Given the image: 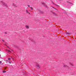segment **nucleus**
<instances>
[{
	"instance_id": "1",
	"label": "nucleus",
	"mask_w": 76,
	"mask_h": 76,
	"mask_svg": "<svg viewBox=\"0 0 76 76\" xmlns=\"http://www.w3.org/2000/svg\"><path fill=\"white\" fill-rule=\"evenodd\" d=\"M1 2L3 5H4V6H5V7H8V5H7V4H6V3L3 1H1Z\"/></svg>"
},
{
	"instance_id": "2",
	"label": "nucleus",
	"mask_w": 76,
	"mask_h": 76,
	"mask_svg": "<svg viewBox=\"0 0 76 76\" xmlns=\"http://www.w3.org/2000/svg\"><path fill=\"white\" fill-rule=\"evenodd\" d=\"M12 5L14 7H18V5L16 4H12Z\"/></svg>"
},
{
	"instance_id": "3",
	"label": "nucleus",
	"mask_w": 76,
	"mask_h": 76,
	"mask_svg": "<svg viewBox=\"0 0 76 76\" xmlns=\"http://www.w3.org/2000/svg\"><path fill=\"white\" fill-rule=\"evenodd\" d=\"M25 27H26V29H29V26L26 25Z\"/></svg>"
},
{
	"instance_id": "4",
	"label": "nucleus",
	"mask_w": 76,
	"mask_h": 76,
	"mask_svg": "<svg viewBox=\"0 0 76 76\" xmlns=\"http://www.w3.org/2000/svg\"><path fill=\"white\" fill-rule=\"evenodd\" d=\"M69 64L72 67H73V64H72V63H71V62H70Z\"/></svg>"
},
{
	"instance_id": "5",
	"label": "nucleus",
	"mask_w": 76,
	"mask_h": 76,
	"mask_svg": "<svg viewBox=\"0 0 76 76\" xmlns=\"http://www.w3.org/2000/svg\"><path fill=\"white\" fill-rule=\"evenodd\" d=\"M26 13H28V14H30V13L28 11V10H26Z\"/></svg>"
},
{
	"instance_id": "6",
	"label": "nucleus",
	"mask_w": 76,
	"mask_h": 76,
	"mask_svg": "<svg viewBox=\"0 0 76 76\" xmlns=\"http://www.w3.org/2000/svg\"><path fill=\"white\" fill-rule=\"evenodd\" d=\"M6 50V51H8V52H10V53H11V51H10V50Z\"/></svg>"
},
{
	"instance_id": "7",
	"label": "nucleus",
	"mask_w": 76,
	"mask_h": 76,
	"mask_svg": "<svg viewBox=\"0 0 76 76\" xmlns=\"http://www.w3.org/2000/svg\"><path fill=\"white\" fill-rule=\"evenodd\" d=\"M30 8L31 9V10H34V9H33L32 7H30Z\"/></svg>"
},
{
	"instance_id": "8",
	"label": "nucleus",
	"mask_w": 76,
	"mask_h": 76,
	"mask_svg": "<svg viewBox=\"0 0 76 76\" xmlns=\"http://www.w3.org/2000/svg\"><path fill=\"white\" fill-rule=\"evenodd\" d=\"M64 66L65 68L66 67V68H69V67L67 66Z\"/></svg>"
},
{
	"instance_id": "9",
	"label": "nucleus",
	"mask_w": 76,
	"mask_h": 76,
	"mask_svg": "<svg viewBox=\"0 0 76 76\" xmlns=\"http://www.w3.org/2000/svg\"><path fill=\"white\" fill-rule=\"evenodd\" d=\"M11 60V58H8V60Z\"/></svg>"
},
{
	"instance_id": "10",
	"label": "nucleus",
	"mask_w": 76,
	"mask_h": 76,
	"mask_svg": "<svg viewBox=\"0 0 76 76\" xmlns=\"http://www.w3.org/2000/svg\"><path fill=\"white\" fill-rule=\"evenodd\" d=\"M37 67H39V64H37Z\"/></svg>"
},
{
	"instance_id": "11",
	"label": "nucleus",
	"mask_w": 76,
	"mask_h": 76,
	"mask_svg": "<svg viewBox=\"0 0 76 76\" xmlns=\"http://www.w3.org/2000/svg\"><path fill=\"white\" fill-rule=\"evenodd\" d=\"M1 41V40H0ZM2 41H3V42H4V40H2Z\"/></svg>"
},
{
	"instance_id": "12",
	"label": "nucleus",
	"mask_w": 76,
	"mask_h": 76,
	"mask_svg": "<svg viewBox=\"0 0 76 76\" xmlns=\"http://www.w3.org/2000/svg\"><path fill=\"white\" fill-rule=\"evenodd\" d=\"M4 34H7V32H4Z\"/></svg>"
},
{
	"instance_id": "13",
	"label": "nucleus",
	"mask_w": 76,
	"mask_h": 76,
	"mask_svg": "<svg viewBox=\"0 0 76 76\" xmlns=\"http://www.w3.org/2000/svg\"><path fill=\"white\" fill-rule=\"evenodd\" d=\"M5 72H6L5 71H3V73H5Z\"/></svg>"
},
{
	"instance_id": "14",
	"label": "nucleus",
	"mask_w": 76,
	"mask_h": 76,
	"mask_svg": "<svg viewBox=\"0 0 76 76\" xmlns=\"http://www.w3.org/2000/svg\"><path fill=\"white\" fill-rule=\"evenodd\" d=\"M1 61H0V64H1Z\"/></svg>"
},
{
	"instance_id": "15",
	"label": "nucleus",
	"mask_w": 76,
	"mask_h": 76,
	"mask_svg": "<svg viewBox=\"0 0 76 76\" xmlns=\"http://www.w3.org/2000/svg\"><path fill=\"white\" fill-rule=\"evenodd\" d=\"M67 35H69V33H67Z\"/></svg>"
},
{
	"instance_id": "16",
	"label": "nucleus",
	"mask_w": 76,
	"mask_h": 76,
	"mask_svg": "<svg viewBox=\"0 0 76 76\" xmlns=\"http://www.w3.org/2000/svg\"><path fill=\"white\" fill-rule=\"evenodd\" d=\"M28 7H30V6L29 5H28Z\"/></svg>"
},
{
	"instance_id": "17",
	"label": "nucleus",
	"mask_w": 76,
	"mask_h": 76,
	"mask_svg": "<svg viewBox=\"0 0 76 76\" xmlns=\"http://www.w3.org/2000/svg\"><path fill=\"white\" fill-rule=\"evenodd\" d=\"M42 4H44V3H42Z\"/></svg>"
},
{
	"instance_id": "18",
	"label": "nucleus",
	"mask_w": 76,
	"mask_h": 76,
	"mask_svg": "<svg viewBox=\"0 0 76 76\" xmlns=\"http://www.w3.org/2000/svg\"><path fill=\"white\" fill-rule=\"evenodd\" d=\"M12 50V52H13V50Z\"/></svg>"
},
{
	"instance_id": "19",
	"label": "nucleus",
	"mask_w": 76,
	"mask_h": 76,
	"mask_svg": "<svg viewBox=\"0 0 76 76\" xmlns=\"http://www.w3.org/2000/svg\"><path fill=\"white\" fill-rule=\"evenodd\" d=\"M58 6V5H57V6Z\"/></svg>"
},
{
	"instance_id": "20",
	"label": "nucleus",
	"mask_w": 76,
	"mask_h": 76,
	"mask_svg": "<svg viewBox=\"0 0 76 76\" xmlns=\"http://www.w3.org/2000/svg\"><path fill=\"white\" fill-rule=\"evenodd\" d=\"M5 69H6V68H5Z\"/></svg>"
},
{
	"instance_id": "21",
	"label": "nucleus",
	"mask_w": 76,
	"mask_h": 76,
	"mask_svg": "<svg viewBox=\"0 0 76 76\" xmlns=\"http://www.w3.org/2000/svg\"><path fill=\"white\" fill-rule=\"evenodd\" d=\"M6 45V44H5Z\"/></svg>"
},
{
	"instance_id": "22",
	"label": "nucleus",
	"mask_w": 76,
	"mask_h": 76,
	"mask_svg": "<svg viewBox=\"0 0 76 76\" xmlns=\"http://www.w3.org/2000/svg\"><path fill=\"white\" fill-rule=\"evenodd\" d=\"M45 6H47L45 5Z\"/></svg>"
}]
</instances>
